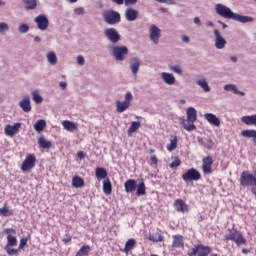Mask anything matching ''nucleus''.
<instances>
[{
  "mask_svg": "<svg viewBox=\"0 0 256 256\" xmlns=\"http://www.w3.org/2000/svg\"><path fill=\"white\" fill-rule=\"evenodd\" d=\"M102 19L107 25L121 23V14L115 10H106L102 13Z\"/></svg>",
  "mask_w": 256,
  "mask_h": 256,
  "instance_id": "obj_1",
  "label": "nucleus"
},
{
  "mask_svg": "<svg viewBox=\"0 0 256 256\" xmlns=\"http://www.w3.org/2000/svg\"><path fill=\"white\" fill-rule=\"evenodd\" d=\"M127 55H129V48H127V46L111 47V56L115 61H125Z\"/></svg>",
  "mask_w": 256,
  "mask_h": 256,
  "instance_id": "obj_2",
  "label": "nucleus"
},
{
  "mask_svg": "<svg viewBox=\"0 0 256 256\" xmlns=\"http://www.w3.org/2000/svg\"><path fill=\"white\" fill-rule=\"evenodd\" d=\"M240 185L242 187H256V176L249 171H244L240 176Z\"/></svg>",
  "mask_w": 256,
  "mask_h": 256,
  "instance_id": "obj_3",
  "label": "nucleus"
},
{
  "mask_svg": "<svg viewBox=\"0 0 256 256\" xmlns=\"http://www.w3.org/2000/svg\"><path fill=\"white\" fill-rule=\"evenodd\" d=\"M225 240L226 241H234V243H236V245L240 246V245H245L246 240L243 237V235H241V233H239V231H237V229H232L230 230V233L228 235L225 236Z\"/></svg>",
  "mask_w": 256,
  "mask_h": 256,
  "instance_id": "obj_4",
  "label": "nucleus"
},
{
  "mask_svg": "<svg viewBox=\"0 0 256 256\" xmlns=\"http://www.w3.org/2000/svg\"><path fill=\"white\" fill-rule=\"evenodd\" d=\"M215 11L217 13V15H219L220 17H224V19H232L235 15V12H233V10H231V8L223 5V4H216L215 5Z\"/></svg>",
  "mask_w": 256,
  "mask_h": 256,
  "instance_id": "obj_5",
  "label": "nucleus"
},
{
  "mask_svg": "<svg viewBox=\"0 0 256 256\" xmlns=\"http://www.w3.org/2000/svg\"><path fill=\"white\" fill-rule=\"evenodd\" d=\"M131 101H133V94L131 92H127L125 94V101L116 102L117 112L124 113V111H127V108L131 107Z\"/></svg>",
  "mask_w": 256,
  "mask_h": 256,
  "instance_id": "obj_6",
  "label": "nucleus"
},
{
  "mask_svg": "<svg viewBox=\"0 0 256 256\" xmlns=\"http://www.w3.org/2000/svg\"><path fill=\"white\" fill-rule=\"evenodd\" d=\"M104 37H106L108 41H110V43H113L114 45L121 41V34H119V31H117V29L113 27L106 28L104 30Z\"/></svg>",
  "mask_w": 256,
  "mask_h": 256,
  "instance_id": "obj_7",
  "label": "nucleus"
},
{
  "mask_svg": "<svg viewBox=\"0 0 256 256\" xmlns=\"http://www.w3.org/2000/svg\"><path fill=\"white\" fill-rule=\"evenodd\" d=\"M34 23H36L38 29L40 31H47L49 29V18H47V15L40 14L35 17Z\"/></svg>",
  "mask_w": 256,
  "mask_h": 256,
  "instance_id": "obj_8",
  "label": "nucleus"
},
{
  "mask_svg": "<svg viewBox=\"0 0 256 256\" xmlns=\"http://www.w3.org/2000/svg\"><path fill=\"white\" fill-rule=\"evenodd\" d=\"M149 39L154 45H159V39H161V29L155 24L150 26Z\"/></svg>",
  "mask_w": 256,
  "mask_h": 256,
  "instance_id": "obj_9",
  "label": "nucleus"
},
{
  "mask_svg": "<svg viewBox=\"0 0 256 256\" xmlns=\"http://www.w3.org/2000/svg\"><path fill=\"white\" fill-rule=\"evenodd\" d=\"M37 162V158H35L34 154H29L26 156L25 160L21 164V170L25 173V171H30L35 167V163Z\"/></svg>",
  "mask_w": 256,
  "mask_h": 256,
  "instance_id": "obj_10",
  "label": "nucleus"
},
{
  "mask_svg": "<svg viewBox=\"0 0 256 256\" xmlns=\"http://www.w3.org/2000/svg\"><path fill=\"white\" fill-rule=\"evenodd\" d=\"M183 181H199L201 179V173L197 169L191 168L182 175Z\"/></svg>",
  "mask_w": 256,
  "mask_h": 256,
  "instance_id": "obj_11",
  "label": "nucleus"
},
{
  "mask_svg": "<svg viewBox=\"0 0 256 256\" xmlns=\"http://www.w3.org/2000/svg\"><path fill=\"white\" fill-rule=\"evenodd\" d=\"M129 68L133 77H137V73L141 69V59L139 57H132L129 62Z\"/></svg>",
  "mask_w": 256,
  "mask_h": 256,
  "instance_id": "obj_12",
  "label": "nucleus"
},
{
  "mask_svg": "<svg viewBox=\"0 0 256 256\" xmlns=\"http://www.w3.org/2000/svg\"><path fill=\"white\" fill-rule=\"evenodd\" d=\"M212 165H213V157L208 156L203 158L202 171L205 175H211V173H213V170H211Z\"/></svg>",
  "mask_w": 256,
  "mask_h": 256,
  "instance_id": "obj_13",
  "label": "nucleus"
},
{
  "mask_svg": "<svg viewBox=\"0 0 256 256\" xmlns=\"http://www.w3.org/2000/svg\"><path fill=\"white\" fill-rule=\"evenodd\" d=\"M214 37H215V47L216 49H225V46L227 45V40H225L221 36V32L219 30H214Z\"/></svg>",
  "mask_w": 256,
  "mask_h": 256,
  "instance_id": "obj_14",
  "label": "nucleus"
},
{
  "mask_svg": "<svg viewBox=\"0 0 256 256\" xmlns=\"http://www.w3.org/2000/svg\"><path fill=\"white\" fill-rule=\"evenodd\" d=\"M160 77L166 85H174L177 82V79H175V75H173V73L162 72Z\"/></svg>",
  "mask_w": 256,
  "mask_h": 256,
  "instance_id": "obj_15",
  "label": "nucleus"
},
{
  "mask_svg": "<svg viewBox=\"0 0 256 256\" xmlns=\"http://www.w3.org/2000/svg\"><path fill=\"white\" fill-rule=\"evenodd\" d=\"M174 207L178 213H187L189 211V207L187 206V203L183 201V199H176L174 201Z\"/></svg>",
  "mask_w": 256,
  "mask_h": 256,
  "instance_id": "obj_16",
  "label": "nucleus"
},
{
  "mask_svg": "<svg viewBox=\"0 0 256 256\" xmlns=\"http://www.w3.org/2000/svg\"><path fill=\"white\" fill-rule=\"evenodd\" d=\"M19 107L24 111V113L31 112V97L25 96L20 102Z\"/></svg>",
  "mask_w": 256,
  "mask_h": 256,
  "instance_id": "obj_17",
  "label": "nucleus"
},
{
  "mask_svg": "<svg viewBox=\"0 0 256 256\" xmlns=\"http://www.w3.org/2000/svg\"><path fill=\"white\" fill-rule=\"evenodd\" d=\"M232 21H237L238 23H253L255 21V18L234 13Z\"/></svg>",
  "mask_w": 256,
  "mask_h": 256,
  "instance_id": "obj_18",
  "label": "nucleus"
},
{
  "mask_svg": "<svg viewBox=\"0 0 256 256\" xmlns=\"http://www.w3.org/2000/svg\"><path fill=\"white\" fill-rule=\"evenodd\" d=\"M137 17H139V11L133 8H127L125 11V19L126 21H137Z\"/></svg>",
  "mask_w": 256,
  "mask_h": 256,
  "instance_id": "obj_19",
  "label": "nucleus"
},
{
  "mask_svg": "<svg viewBox=\"0 0 256 256\" xmlns=\"http://www.w3.org/2000/svg\"><path fill=\"white\" fill-rule=\"evenodd\" d=\"M204 117L206 121H208V123L214 127H219V125H221V120L213 113H206Z\"/></svg>",
  "mask_w": 256,
  "mask_h": 256,
  "instance_id": "obj_20",
  "label": "nucleus"
},
{
  "mask_svg": "<svg viewBox=\"0 0 256 256\" xmlns=\"http://www.w3.org/2000/svg\"><path fill=\"white\" fill-rule=\"evenodd\" d=\"M179 121L180 125H182L186 131H194V129H196L195 121L191 122L188 118L186 120L185 117L179 118Z\"/></svg>",
  "mask_w": 256,
  "mask_h": 256,
  "instance_id": "obj_21",
  "label": "nucleus"
},
{
  "mask_svg": "<svg viewBox=\"0 0 256 256\" xmlns=\"http://www.w3.org/2000/svg\"><path fill=\"white\" fill-rule=\"evenodd\" d=\"M124 189L126 193H134V191L137 189V181L135 179H128L124 183Z\"/></svg>",
  "mask_w": 256,
  "mask_h": 256,
  "instance_id": "obj_22",
  "label": "nucleus"
},
{
  "mask_svg": "<svg viewBox=\"0 0 256 256\" xmlns=\"http://www.w3.org/2000/svg\"><path fill=\"white\" fill-rule=\"evenodd\" d=\"M19 129H21V123H15L14 125H7L5 127V133L6 135H9L10 137H13V135H15V133H17V131H19Z\"/></svg>",
  "mask_w": 256,
  "mask_h": 256,
  "instance_id": "obj_23",
  "label": "nucleus"
},
{
  "mask_svg": "<svg viewBox=\"0 0 256 256\" xmlns=\"http://www.w3.org/2000/svg\"><path fill=\"white\" fill-rule=\"evenodd\" d=\"M241 135L246 139H253V144L256 147V130L245 129L241 131Z\"/></svg>",
  "mask_w": 256,
  "mask_h": 256,
  "instance_id": "obj_24",
  "label": "nucleus"
},
{
  "mask_svg": "<svg viewBox=\"0 0 256 256\" xmlns=\"http://www.w3.org/2000/svg\"><path fill=\"white\" fill-rule=\"evenodd\" d=\"M38 145L40 149H51V147H53V143H51V141H47V139H45V135H41L38 138Z\"/></svg>",
  "mask_w": 256,
  "mask_h": 256,
  "instance_id": "obj_25",
  "label": "nucleus"
},
{
  "mask_svg": "<svg viewBox=\"0 0 256 256\" xmlns=\"http://www.w3.org/2000/svg\"><path fill=\"white\" fill-rule=\"evenodd\" d=\"M143 195H147V190L145 188V182L141 180L138 184H136V196L143 197Z\"/></svg>",
  "mask_w": 256,
  "mask_h": 256,
  "instance_id": "obj_26",
  "label": "nucleus"
},
{
  "mask_svg": "<svg viewBox=\"0 0 256 256\" xmlns=\"http://www.w3.org/2000/svg\"><path fill=\"white\" fill-rule=\"evenodd\" d=\"M224 91H231L234 95H241L244 97L245 92L240 91L235 84H227L224 86Z\"/></svg>",
  "mask_w": 256,
  "mask_h": 256,
  "instance_id": "obj_27",
  "label": "nucleus"
},
{
  "mask_svg": "<svg viewBox=\"0 0 256 256\" xmlns=\"http://www.w3.org/2000/svg\"><path fill=\"white\" fill-rule=\"evenodd\" d=\"M95 175H96V178L98 179V181H101L103 179L105 181V179H107L108 173L105 168L97 167L95 170Z\"/></svg>",
  "mask_w": 256,
  "mask_h": 256,
  "instance_id": "obj_28",
  "label": "nucleus"
},
{
  "mask_svg": "<svg viewBox=\"0 0 256 256\" xmlns=\"http://www.w3.org/2000/svg\"><path fill=\"white\" fill-rule=\"evenodd\" d=\"M204 249H209V246H204L202 244H198V245H195L193 248H192V251L191 252H188L187 255L188 256H195L198 255L203 252Z\"/></svg>",
  "mask_w": 256,
  "mask_h": 256,
  "instance_id": "obj_29",
  "label": "nucleus"
},
{
  "mask_svg": "<svg viewBox=\"0 0 256 256\" xmlns=\"http://www.w3.org/2000/svg\"><path fill=\"white\" fill-rule=\"evenodd\" d=\"M172 247L175 249H181V247H184L183 236L175 235L173 237Z\"/></svg>",
  "mask_w": 256,
  "mask_h": 256,
  "instance_id": "obj_30",
  "label": "nucleus"
},
{
  "mask_svg": "<svg viewBox=\"0 0 256 256\" xmlns=\"http://www.w3.org/2000/svg\"><path fill=\"white\" fill-rule=\"evenodd\" d=\"M103 191L105 195H111V193H113V185L111 184V180H109V178H106L103 181Z\"/></svg>",
  "mask_w": 256,
  "mask_h": 256,
  "instance_id": "obj_31",
  "label": "nucleus"
},
{
  "mask_svg": "<svg viewBox=\"0 0 256 256\" xmlns=\"http://www.w3.org/2000/svg\"><path fill=\"white\" fill-rule=\"evenodd\" d=\"M25 5L26 11H34L37 9V0H21Z\"/></svg>",
  "mask_w": 256,
  "mask_h": 256,
  "instance_id": "obj_32",
  "label": "nucleus"
},
{
  "mask_svg": "<svg viewBox=\"0 0 256 256\" xmlns=\"http://www.w3.org/2000/svg\"><path fill=\"white\" fill-rule=\"evenodd\" d=\"M63 127L66 129V131H77V123L69 121V120H64L63 121Z\"/></svg>",
  "mask_w": 256,
  "mask_h": 256,
  "instance_id": "obj_33",
  "label": "nucleus"
},
{
  "mask_svg": "<svg viewBox=\"0 0 256 256\" xmlns=\"http://www.w3.org/2000/svg\"><path fill=\"white\" fill-rule=\"evenodd\" d=\"M196 85L201 87L204 93H209V91H211V87H209V83H207V80H205V78L196 81Z\"/></svg>",
  "mask_w": 256,
  "mask_h": 256,
  "instance_id": "obj_34",
  "label": "nucleus"
},
{
  "mask_svg": "<svg viewBox=\"0 0 256 256\" xmlns=\"http://www.w3.org/2000/svg\"><path fill=\"white\" fill-rule=\"evenodd\" d=\"M72 185L76 188L79 189L81 187L85 186V180L79 176H74L72 179Z\"/></svg>",
  "mask_w": 256,
  "mask_h": 256,
  "instance_id": "obj_35",
  "label": "nucleus"
},
{
  "mask_svg": "<svg viewBox=\"0 0 256 256\" xmlns=\"http://www.w3.org/2000/svg\"><path fill=\"white\" fill-rule=\"evenodd\" d=\"M241 121L242 123H245V125H255L256 127V115L243 116Z\"/></svg>",
  "mask_w": 256,
  "mask_h": 256,
  "instance_id": "obj_36",
  "label": "nucleus"
},
{
  "mask_svg": "<svg viewBox=\"0 0 256 256\" xmlns=\"http://www.w3.org/2000/svg\"><path fill=\"white\" fill-rule=\"evenodd\" d=\"M46 59L48 61V63L52 66L57 65V54H55V52L50 51L46 54Z\"/></svg>",
  "mask_w": 256,
  "mask_h": 256,
  "instance_id": "obj_37",
  "label": "nucleus"
},
{
  "mask_svg": "<svg viewBox=\"0 0 256 256\" xmlns=\"http://www.w3.org/2000/svg\"><path fill=\"white\" fill-rule=\"evenodd\" d=\"M187 119L188 121H197V110L193 107H189L187 110Z\"/></svg>",
  "mask_w": 256,
  "mask_h": 256,
  "instance_id": "obj_38",
  "label": "nucleus"
},
{
  "mask_svg": "<svg viewBox=\"0 0 256 256\" xmlns=\"http://www.w3.org/2000/svg\"><path fill=\"white\" fill-rule=\"evenodd\" d=\"M45 127H47V122L44 119H40L34 124V129L38 133H41Z\"/></svg>",
  "mask_w": 256,
  "mask_h": 256,
  "instance_id": "obj_39",
  "label": "nucleus"
},
{
  "mask_svg": "<svg viewBox=\"0 0 256 256\" xmlns=\"http://www.w3.org/2000/svg\"><path fill=\"white\" fill-rule=\"evenodd\" d=\"M136 244L137 242L135 241V239L133 238L128 239L127 242L125 243L124 252L129 253V251H132V249H135Z\"/></svg>",
  "mask_w": 256,
  "mask_h": 256,
  "instance_id": "obj_40",
  "label": "nucleus"
},
{
  "mask_svg": "<svg viewBox=\"0 0 256 256\" xmlns=\"http://www.w3.org/2000/svg\"><path fill=\"white\" fill-rule=\"evenodd\" d=\"M90 251H91V246L84 245L77 252L76 256H87V255H89Z\"/></svg>",
  "mask_w": 256,
  "mask_h": 256,
  "instance_id": "obj_41",
  "label": "nucleus"
},
{
  "mask_svg": "<svg viewBox=\"0 0 256 256\" xmlns=\"http://www.w3.org/2000/svg\"><path fill=\"white\" fill-rule=\"evenodd\" d=\"M32 99L37 105H41V103H43V97H41L38 90H34L32 92Z\"/></svg>",
  "mask_w": 256,
  "mask_h": 256,
  "instance_id": "obj_42",
  "label": "nucleus"
},
{
  "mask_svg": "<svg viewBox=\"0 0 256 256\" xmlns=\"http://www.w3.org/2000/svg\"><path fill=\"white\" fill-rule=\"evenodd\" d=\"M5 247H17V238L11 234L7 236V244Z\"/></svg>",
  "mask_w": 256,
  "mask_h": 256,
  "instance_id": "obj_43",
  "label": "nucleus"
},
{
  "mask_svg": "<svg viewBox=\"0 0 256 256\" xmlns=\"http://www.w3.org/2000/svg\"><path fill=\"white\" fill-rule=\"evenodd\" d=\"M148 239L152 241V243H161V241H163V236L159 233L149 234Z\"/></svg>",
  "mask_w": 256,
  "mask_h": 256,
  "instance_id": "obj_44",
  "label": "nucleus"
},
{
  "mask_svg": "<svg viewBox=\"0 0 256 256\" xmlns=\"http://www.w3.org/2000/svg\"><path fill=\"white\" fill-rule=\"evenodd\" d=\"M139 127H141V122L133 121L128 129V134L131 135V133H135Z\"/></svg>",
  "mask_w": 256,
  "mask_h": 256,
  "instance_id": "obj_45",
  "label": "nucleus"
},
{
  "mask_svg": "<svg viewBox=\"0 0 256 256\" xmlns=\"http://www.w3.org/2000/svg\"><path fill=\"white\" fill-rule=\"evenodd\" d=\"M18 32L21 35H25V33H29V26L25 23H20L18 26Z\"/></svg>",
  "mask_w": 256,
  "mask_h": 256,
  "instance_id": "obj_46",
  "label": "nucleus"
},
{
  "mask_svg": "<svg viewBox=\"0 0 256 256\" xmlns=\"http://www.w3.org/2000/svg\"><path fill=\"white\" fill-rule=\"evenodd\" d=\"M168 151H175L177 149V137H174L170 140V143L167 145Z\"/></svg>",
  "mask_w": 256,
  "mask_h": 256,
  "instance_id": "obj_47",
  "label": "nucleus"
},
{
  "mask_svg": "<svg viewBox=\"0 0 256 256\" xmlns=\"http://www.w3.org/2000/svg\"><path fill=\"white\" fill-rule=\"evenodd\" d=\"M12 246H5L4 249L6 251V253L10 256H15L17 255V253H19V248L15 249V248H11Z\"/></svg>",
  "mask_w": 256,
  "mask_h": 256,
  "instance_id": "obj_48",
  "label": "nucleus"
},
{
  "mask_svg": "<svg viewBox=\"0 0 256 256\" xmlns=\"http://www.w3.org/2000/svg\"><path fill=\"white\" fill-rule=\"evenodd\" d=\"M0 215H2V217H11L13 212H11L7 207H2L0 208Z\"/></svg>",
  "mask_w": 256,
  "mask_h": 256,
  "instance_id": "obj_49",
  "label": "nucleus"
},
{
  "mask_svg": "<svg viewBox=\"0 0 256 256\" xmlns=\"http://www.w3.org/2000/svg\"><path fill=\"white\" fill-rule=\"evenodd\" d=\"M180 165H181V159L175 158V160L171 162L170 168L177 169V167H179Z\"/></svg>",
  "mask_w": 256,
  "mask_h": 256,
  "instance_id": "obj_50",
  "label": "nucleus"
},
{
  "mask_svg": "<svg viewBox=\"0 0 256 256\" xmlns=\"http://www.w3.org/2000/svg\"><path fill=\"white\" fill-rule=\"evenodd\" d=\"M169 69L173 73H177V75H181L183 73V70L179 66H169Z\"/></svg>",
  "mask_w": 256,
  "mask_h": 256,
  "instance_id": "obj_51",
  "label": "nucleus"
},
{
  "mask_svg": "<svg viewBox=\"0 0 256 256\" xmlns=\"http://www.w3.org/2000/svg\"><path fill=\"white\" fill-rule=\"evenodd\" d=\"M4 31H9V25L5 22H0V33H4Z\"/></svg>",
  "mask_w": 256,
  "mask_h": 256,
  "instance_id": "obj_52",
  "label": "nucleus"
},
{
  "mask_svg": "<svg viewBox=\"0 0 256 256\" xmlns=\"http://www.w3.org/2000/svg\"><path fill=\"white\" fill-rule=\"evenodd\" d=\"M75 15H85V8L78 7L74 9Z\"/></svg>",
  "mask_w": 256,
  "mask_h": 256,
  "instance_id": "obj_53",
  "label": "nucleus"
},
{
  "mask_svg": "<svg viewBox=\"0 0 256 256\" xmlns=\"http://www.w3.org/2000/svg\"><path fill=\"white\" fill-rule=\"evenodd\" d=\"M25 245H27V238H22L20 240V244H19V250L23 249L25 247Z\"/></svg>",
  "mask_w": 256,
  "mask_h": 256,
  "instance_id": "obj_54",
  "label": "nucleus"
},
{
  "mask_svg": "<svg viewBox=\"0 0 256 256\" xmlns=\"http://www.w3.org/2000/svg\"><path fill=\"white\" fill-rule=\"evenodd\" d=\"M77 63H78V65H85V57L79 55L77 57Z\"/></svg>",
  "mask_w": 256,
  "mask_h": 256,
  "instance_id": "obj_55",
  "label": "nucleus"
},
{
  "mask_svg": "<svg viewBox=\"0 0 256 256\" xmlns=\"http://www.w3.org/2000/svg\"><path fill=\"white\" fill-rule=\"evenodd\" d=\"M4 233H5V235H11V233H13L14 235H15V229H13V228H6L5 230H4Z\"/></svg>",
  "mask_w": 256,
  "mask_h": 256,
  "instance_id": "obj_56",
  "label": "nucleus"
},
{
  "mask_svg": "<svg viewBox=\"0 0 256 256\" xmlns=\"http://www.w3.org/2000/svg\"><path fill=\"white\" fill-rule=\"evenodd\" d=\"M181 41H183V43H189V41H191V39L187 35H182Z\"/></svg>",
  "mask_w": 256,
  "mask_h": 256,
  "instance_id": "obj_57",
  "label": "nucleus"
},
{
  "mask_svg": "<svg viewBox=\"0 0 256 256\" xmlns=\"http://www.w3.org/2000/svg\"><path fill=\"white\" fill-rule=\"evenodd\" d=\"M150 161L153 165H157L158 163L157 156L156 155L151 156Z\"/></svg>",
  "mask_w": 256,
  "mask_h": 256,
  "instance_id": "obj_58",
  "label": "nucleus"
},
{
  "mask_svg": "<svg viewBox=\"0 0 256 256\" xmlns=\"http://www.w3.org/2000/svg\"><path fill=\"white\" fill-rule=\"evenodd\" d=\"M204 147H206V149H213V141L208 140V143L204 144Z\"/></svg>",
  "mask_w": 256,
  "mask_h": 256,
  "instance_id": "obj_59",
  "label": "nucleus"
},
{
  "mask_svg": "<svg viewBox=\"0 0 256 256\" xmlns=\"http://www.w3.org/2000/svg\"><path fill=\"white\" fill-rule=\"evenodd\" d=\"M125 5H135L137 0H124Z\"/></svg>",
  "mask_w": 256,
  "mask_h": 256,
  "instance_id": "obj_60",
  "label": "nucleus"
},
{
  "mask_svg": "<svg viewBox=\"0 0 256 256\" xmlns=\"http://www.w3.org/2000/svg\"><path fill=\"white\" fill-rule=\"evenodd\" d=\"M63 243H71V237L69 235H65L62 239Z\"/></svg>",
  "mask_w": 256,
  "mask_h": 256,
  "instance_id": "obj_61",
  "label": "nucleus"
},
{
  "mask_svg": "<svg viewBox=\"0 0 256 256\" xmlns=\"http://www.w3.org/2000/svg\"><path fill=\"white\" fill-rule=\"evenodd\" d=\"M77 157H78V159H85V153L83 151H79L77 153Z\"/></svg>",
  "mask_w": 256,
  "mask_h": 256,
  "instance_id": "obj_62",
  "label": "nucleus"
},
{
  "mask_svg": "<svg viewBox=\"0 0 256 256\" xmlns=\"http://www.w3.org/2000/svg\"><path fill=\"white\" fill-rule=\"evenodd\" d=\"M194 23L195 25H198V27H201V19H199V17L194 18Z\"/></svg>",
  "mask_w": 256,
  "mask_h": 256,
  "instance_id": "obj_63",
  "label": "nucleus"
},
{
  "mask_svg": "<svg viewBox=\"0 0 256 256\" xmlns=\"http://www.w3.org/2000/svg\"><path fill=\"white\" fill-rule=\"evenodd\" d=\"M60 87L63 91H65V89H67V82H60Z\"/></svg>",
  "mask_w": 256,
  "mask_h": 256,
  "instance_id": "obj_64",
  "label": "nucleus"
}]
</instances>
